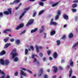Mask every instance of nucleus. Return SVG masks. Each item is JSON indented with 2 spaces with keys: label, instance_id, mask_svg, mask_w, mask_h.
<instances>
[{
  "label": "nucleus",
  "instance_id": "obj_1",
  "mask_svg": "<svg viewBox=\"0 0 78 78\" xmlns=\"http://www.w3.org/2000/svg\"><path fill=\"white\" fill-rule=\"evenodd\" d=\"M16 49H14L11 53V55L12 56V59H14L15 58L14 61H15V62L18 61V60H19L18 58H16V56H18V54H17V53L16 52Z\"/></svg>",
  "mask_w": 78,
  "mask_h": 78
},
{
  "label": "nucleus",
  "instance_id": "obj_2",
  "mask_svg": "<svg viewBox=\"0 0 78 78\" xmlns=\"http://www.w3.org/2000/svg\"><path fill=\"white\" fill-rule=\"evenodd\" d=\"M7 11H4L3 12L4 14L7 15V16L9 14H12V9H11V8L8 9Z\"/></svg>",
  "mask_w": 78,
  "mask_h": 78
},
{
  "label": "nucleus",
  "instance_id": "obj_3",
  "mask_svg": "<svg viewBox=\"0 0 78 78\" xmlns=\"http://www.w3.org/2000/svg\"><path fill=\"white\" fill-rule=\"evenodd\" d=\"M33 22H34V20L33 19H30L28 21V23H27L26 25L27 27H28L29 26V25H30L33 23Z\"/></svg>",
  "mask_w": 78,
  "mask_h": 78
},
{
  "label": "nucleus",
  "instance_id": "obj_4",
  "mask_svg": "<svg viewBox=\"0 0 78 78\" xmlns=\"http://www.w3.org/2000/svg\"><path fill=\"white\" fill-rule=\"evenodd\" d=\"M23 27H24V24H23V23H21L19 25L17 26L16 29V30H19L20 28H23Z\"/></svg>",
  "mask_w": 78,
  "mask_h": 78
},
{
  "label": "nucleus",
  "instance_id": "obj_5",
  "mask_svg": "<svg viewBox=\"0 0 78 78\" xmlns=\"http://www.w3.org/2000/svg\"><path fill=\"white\" fill-rule=\"evenodd\" d=\"M53 18L52 19L50 22V26H51L52 25H58V23H56L55 22H53Z\"/></svg>",
  "mask_w": 78,
  "mask_h": 78
},
{
  "label": "nucleus",
  "instance_id": "obj_6",
  "mask_svg": "<svg viewBox=\"0 0 78 78\" xmlns=\"http://www.w3.org/2000/svg\"><path fill=\"white\" fill-rule=\"evenodd\" d=\"M35 47L36 48V51L37 53H39V48H40V49H42V47L39 46L38 47V46H37V45H36Z\"/></svg>",
  "mask_w": 78,
  "mask_h": 78
},
{
  "label": "nucleus",
  "instance_id": "obj_7",
  "mask_svg": "<svg viewBox=\"0 0 78 78\" xmlns=\"http://www.w3.org/2000/svg\"><path fill=\"white\" fill-rule=\"evenodd\" d=\"M52 69H54L53 70V73H56L58 71V68L56 67V66H53L52 67Z\"/></svg>",
  "mask_w": 78,
  "mask_h": 78
},
{
  "label": "nucleus",
  "instance_id": "obj_8",
  "mask_svg": "<svg viewBox=\"0 0 78 78\" xmlns=\"http://www.w3.org/2000/svg\"><path fill=\"white\" fill-rule=\"evenodd\" d=\"M0 73L1 75H3V76H1L0 78H5V73H4L3 71H2V70H1V69H0Z\"/></svg>",
  "mask_w": 78,
  "mask_h": 78
},
{
  "label": "nucleus",
  "instance_id": "obj_9",
  "mask_svg": "<svg viewBox=\"0 0 78 78\" xmlns=\"http://www.w3.org/2000/svg\"><path fill=\"white\" fill-rule=\"evenodd\" d=\"M53 58H54V59H56V58H57V57H58V54H57V53L55 52L53 53Z\"/></svg>",
  "mask_w": 78,
  "mask_h": 78
},
{
  "label": "nucleus",
  "instance_id": "obj_10",
  "mask_svg": "<svg viewBox=\"0 0 78 78\" xmlns=\"http://www.w3.org/2000/svg\"><path fill=\"white\" fill-rule=\"evenodd\" d=\"M62 16L64 19H65L66 20H68V19H69V16L68 15L66 14H64Z\"/></svg>",
  "mask_w": 78,
  "mask_h": 78
},
{
  "label": "nucleus",
  "instance_id": "obj_11",
  "mask_svg": "<svg viewBox=\"0 0 78 78\" xmlns=\"http://www.w3.org/2000/svg\"><path fill=\"white\" fill-rule=\"evenodd\" d=\"M30 7H29L27 8L24 9V12H23L24 14H25V13H26V12H27V11H28L29 9H30Z\"/></svg>",
  "mask_w": 78,
  "mask_h": 78
},
{
  "label": "nucleus",
  "instance_id": "obj_12",
  "mask_svg": "<svg viewBox=\"0 0 78 78\" xmlns=\"http://www.w3.org/2000/svg\"><path fill=\"white\" fill-rule=\"evenodd\" d=\"M69 65L70 66H71V67H73V62L72 61V60L71 59L69 61Z\"/></svg>",
  "mask_w": 78,
  "mask_h": 78
},
{
  "label": "nucleus",
  "instance_id": "obj_13",
  "mask_svg": "<svg viewBox=\"0 0 78 78\" xmlns=\"http://www.w3.org/2000/svg\"><path fill=\"white\" fill-rule=\"evenodd\" d=\"M8 31L9 32H11V30L9 29H7L3 31V33H7V32H8Z\"/></svg>",
  "mask_w": 78,
  "mask_h": 78
},
{
  "label": "nucleus",
  "instance_id": "obj_14",
  "mask_svg": "<svg viewBox=\"0 0 78 78\" xmlns=\"http://www.w3.org/2000/svg\"><path fill=\"white\" fill-rule=\"evenodd\" d=\"M20 43V40H16L15 41V43L16 44H17L18 45H19Z\"/></svg>",
  "mask_w": 78,
  "mask_h": 78
},
{
  "label": "nucleus",
  "instance_id": "obj_15",
  "mask_svg": "<svg viewBox=\"0 0 78 78\" xmlns=\"http://www.w3.org/2000/svg\"><path fill=\"white\" fill-rule=\"evenodd\" d=\"M44 30V26H42L40 30V33H41Z\"/></svg>",
  "mask_w": 78,
  "mask_h": 78
},
{
  "label": "nucleus",
  "instance_id": "obj_16",
  "mask_svg": "<svg viewBox=\"0 0 78 78\" xmlns=\"http://www.w3.org/2000/svg\"><path fill=\"white\" fill-rule=\"evenodd\" d=\"M20 72H21L20 73L21 75H23V76H26V75H27V74L25 73H24V72L23 71L21 70H20Z\"/></svg>",
  "mask_w": 78,
  "mask_h": 78
},
{
  "label": "nucleus",
  "instance_id": "obj_17",
  "mask_svg": "<svg viewBox=\"0 0 78 78\" xmlns=\"http://www.w3.org/2000/svg\"><path fill=\"white\" fill-rule=\"evenodd\" d=\"M10 45H11V43H6L4 46L5 48H7Z\"/></svg>",
  "mask_w": 78,
  "mask_h": 78
},
{
  "label": "nucleus",
  "instance_id": "obj_18",
  "mask_svg": "<svg viewBox=\"0 0 78 78\" xmlns=\"http://www.w3.org/2000/svg\"><path fill=\"white\" fill-rule=\"evenodd\" d=\"M70 70L69 71V77H71V76H72V74L73 73V72H72V68H70Z\"/></svg>",
  "mask_w": 78,
  "mask_h": 78
},
{
  "label": "nucleus",
  "instance_id": "obj_19",
  "mask_svg": "<svg viewBox=\"0 0 78 78\" xmlns=\"http://www.w3.org/2000/svg\"><path fill=\"white\" fill-rule=\"evenodd\" d=\"M9 63V61L8 60H5L4 61V65H6V66H7L8 65V64Z\"/></svg>",
  "mask_w": 78,
  "mask_h": 78
},
{
  "label": "nucleus",
  "instance_id": "obj_20",
  "mask_svg": "<svg viewBox=\"0 0 78 78\" xmlns=\"http://www.w3.org/2000/svg\"><path fill=\"white\" fill-rule=\"evenodd\" d=\"M0 62L2 65H4L5 63V61H4L3 59H0Z\"/></svg>",
  "mask_w": 78,
  "mask_h": 78
},
{
  "label": "nucleus",
  "instance_id": "obj_21",
  "mask_svg": "<svg viewBox=\"0 0 78 78\" xmlns=\"http://www.w3.org/2000/svg\"><path fill=\"white\" fill-rule=\"evenodd\" d=\"M37 30V28H36L34 29V30H31L30 33H34V32H36V31Z\"/></svg>",
  "mask_w": 78,
  "mask_h": 78
},
{
  "label": "nucleus",
  "instance_id": "obj_22",
  "mask_svg": "<svg viewBox=\"0 0 78 78\" xmlns=\"http://www.w3.org/2000/svg\"><path fill=\"white\" fill-rule=\"evenodd\" d=\"M40 72L41 73L38 75V76L40 77L42 75V73H43V69L42 68H41L40 69Z\"/></svg>",
  "mask_w": 78,
  "mask_h": 78
},
{
  "label": "nucleus",
  "instance_id": "obj_23",
  "mask_svg": "<svg viewBox=\"0 0 78 78\" xmlns=\"http://www.w3.org/2000/svg\"><path fill=\"white\" fill-rule=\"evenodd\" d=\"M68 37L69 38H72L73 37V34L72 33H70Z\"/></svg>",
  "mask_w": 78,
  "mask_h": 78
},
{
  "label": "nucleus",
  "instance_id": "obj_24",
  "mask_svg": "<svg viewBox=\"0 0 78 78\" xmlns=\"http://www.w3.org/2000/svg\"><path fill=\"white\" fill-rule=\"evenodd\" d=\"M55 33H56V32L55 30H53L51 31L50 32V35L51 36H53L54 34H55Z\"/></svg>",
  "mask_w": 78,
  "mask_h": 78
},
{
  "label": "nucleus",
  "instance_id": "obj_25",
  "mask_svg": "<svg viewBox=\"0 0 78 78\" xmlns=\"http://www.w3.org/2000/svg\"><path fill=\"white\" fill-rule=\"evenodd\" d=\"M9 37H6V38L4 39V41L5 42V43L7 42H8V41H9Z\"/></svg>",
  "mask_w": 78,
  "mask_h": 78
},
{
  "label": "nucleus",
  "instance_id": "obj_26",
  "mask_svg": "<svg viewBox=\"0 0 78 78\" xmlns=\"http://www.w3.org/2000/svg\"><path fill=\"white\" fill-rule=\"evenodd\" d=\"M59 2H56L55 3H54L52 5V7H55V6H57L58 5Z\"/></svg>",
  "mask_w": 78,
  "mask_h": 78
},
{
  "label": "nucleus",
  "instance_id": "obj_27",
  "mask_svg": "<svg viewBox=\"0 0 78 78\" xmlns=\"http://www.w3.org/2000/svg\"><path fill=\"white\" fill-rule=\"evenodd\" d=\"M44 10H42L40 11L38 13V15L40 16V15H41L42 14L44 13Z\"/></svg>",
  "mask_w": 78,
  "mask_h": 78
},
{
  "label": "nucleus",
  "instance_id": "obj_28",
  "mask_svg": "<svg viewBox=\"0 0 78 78\" xmlns=\"http://www.w3.org/2000/svg\"><path fill=\"white\" fill-rule=\"evenodd\" d=\"M78 41L73 46V47H72L73 48V49L74 48H75V47H76L77 46V45H78Z\"/></svg>",
  "mask_w": 78,
  "mask_h": 78
},
{
  "label": "nucleus",
  "instance_id": "obj_29",
  "mask_svg": "<svg viewBox=\"0 0 78 78\" xmlns=\"http://www.w3.org/2000/svg\"><path fill=\"white\" fill-rule=\"evenodd\" d=\"M56 42H57V45H60L61 44V41H60V40H57L56 41Z\"/></svg>",
  "mask_w": 78,
  "mask_h": 78
},
{
  "label": "nucleus",
  "instance_id": "obj_30",
  "mask_svg": "<svg viewBox=\"0 0 78 78\" xmlns=\"http://www.w3.org/2000/svg\"><path fill=\"white\" fill-rule=\"evenodd\" d=\"M20 0H15L14 1L13 3H18L20 2Z\"/></svg>",
  "mask_w": 78,
  "mask_h": 78
},
{
  "label": "nucleus",
  "instance_id": "obj_31",
  "mask_svg": "<svg viewBox=\"0 0 78 78\" xmlns=\"http://www.w3.org/2000/svg\"><path fill=\"white\" fill-rule=\"evenodd\" d=\"M6 53V52L5 51H2L0 53V55H4V54H5Z\"/></svg>",
  "mask_w": 78,
  "mask_h": 78
},
{
  "label": "nucleus",
  "instance_id": "obj_32",
  "mask_svg": "<svg viewBox=\"0 0 78 78\" xmlns=\"http://www.w3.org/2000/svg\"><path fill=\"white\" fill-rule=\"evenodd\" d=\"M77 5L76 4H74L72 5V8H76Z\"/></svg>",
  "mask_w": 78,
  "mask_h": 78
},
{
  "label": "nucleus",
  "instance_id": "obj_33",
  "mask_svg": "<svg viewBox=\"0 0 78 78\" xmlns=\"http://www.w3.org/2000/svg\"><path fill=\"white\" fill-rule=\"evenodd\" d=\"M57 15L59 16L61 14V12L59 10H58L57 12Z\"/></svg>",
  "mask_w": 78,
  "mask_h": 78
},
{
  "label": "nucleus",
  "instance_id": "obj_34",
  "mask_svg": "<svg viewBox=\"0 0 78 78\" xmlns=\"http://www.w3.org/2000/svg\"><path fill=\"white\" fill-rule=\"evenodd\" d=\"M59 16L58 15H56L55 16V20H58V19H59Z\"/></svg>",
  "mask_w": 78,
  "mask_h": 78
},
{
  "label": "nucleus",
  "instance_id": "obj_35",
  "mask_svg": "<svg viewBox=\"0 0 78 78\" xmlns=\"http://www.w3.org/2000/svg\"><path fill=\"white\" fill-rule=\"evenodd\" d=\"M28 50L27 49H25V54L26 55H27L28 54Z\"/></svg>",
  "mask_w": 78,
  "mask_h": 78
},
{
  "label": "nucleus",
  "instance_id": "obj_36",
  "mask_svg": "<svg viewBox=\"0 0 78 78\" xmlns=\"http://www.w3.org/2000/svg\"><path fill=\"white\" fill-rule=\"evenodd\" d=\"M29 48H30L31 50H32V51H34V47L33 46H30Z\"/></svg>",
  "mask_w": 78,
  "mask_h": 78
},
{
  "label": "nucleus",
  "instance_id": "obj_37",
  "mask_svg": "<svg viewBox=\"0 0 78 78\" xmlns=\"http://www.w3.org/2000/svg\"><path fill=\"white\" fill-rule=\"evenodd\" d=\"M25 14V13H23V12L22 14L20 16V19H21V18H22V17H23V16H24Z\"/></svg>",
  "mask_w": 78,
  "mask_h": 78
},
{
  "label": "nucleus",
  "instance_id": "obj_38",
  "mask_svg": "<svg viewBox=\"0 0 78 78\" xmlns=\"http://www.w3.org/2000/svg\"><path fill=\"white\" fill-rule=\"evenodd\" d=\"M36 11H34L33 12V17H35V16H36Z\"/></svg>",
  "mask_w": 78,
  "mask_h": 78
},
{
  "label": "nucleus",
  "instance_id": "obj_39",
  "mask_svg": "<svg viewBox=\"0 0 78 78\" xmlns=\"http://www.w3.org/2000/svg\"><path fill=\"white\" fill-rule=\"evenodd\" d=\"M73 12H75L76 11V9H72Z\"/></svg>",
  "mask_w": 78,
  "mask_h": 78
},
{
  "label": "nucleus",
  "instance_id": "obj_40",
  "mask_svg": "<svg viewBox=\"0 0 78 78\" xmlns=\"http://www.w3.org/2000/svg\"><path fill=\"white\" fill-rule=\"evenodd\" d=\"M66 35H63L62 37V39H66Z\"/></svg>",
  "mask_w": 78,
  "mask_h": 78
},
{
  "label": "nucleus",
  "instance_id": "obj_41",
  "mask_svg": "<svg viewBox=\"0 0 78 78\" xmlns=\"http://www.w3.org/2000/svg\"><path fill=\"white\" fill-rule=\"evenodd\" d=\"M50 53H51V51L49 50L47 51V54L48 56L50 55Z\"/></svg>",
  "mask_w": 78,
  "mask_h": 78
},
{
  "label": "nucleus",
  "instance_id": "obj_42",
  "mask_svg": "<svg viewBox=\"0 0 78 78\" xmlns=\"http://www.w3.org/2000/svg\"><path fill=\"white\" fill-rule=\"evenodd\" d=\"M25 32H26V30H24L20 34V35H22V34H24V33H25Z\"/></svg>",
  "mask_w": 78,
  "mask_h": 78
},
{
  "label": "nucleus",
  "instance_id": "obj_43",
  "mask_svg": "<svg viewBox=\"0 0 78 78\" xmlns=\"http://www.w3.org/2000/svg\"><path fill=\"white\" fill-rule=\"evenodd\" d=\"M39 4L41 6H44V3L42 2H40Z\"/></svg>",
  "mask_w": 78,
  "mask_h": 78
},
{
  "label": "nucleus",
  "instance_id": "obj_44",
  "mask_svg": "<svg viewBox=\"0 0 78 78\" xmlns=\"http://www.w3.org/2000/svg\"><path fill=\"white\" fill-rule=\"evenodd\" d=\"M34 56H37V55H34V54H33V55H32V58L33 59H34Z\"/></svg>",
  "mask_w": 78,
  "mask_h": 78
},
{
  "label": "nucleus",
  "instance_id": "obj_45",
  "mask_svg": "<svg viewBox=\"0 0 78 78\" xmlns=\"http://www.w3.org/2000/svg\"><path fill=\"white\" fill-rule=\"evenodd\" d=\"M36 64L37 66H40V63H39V62L38 61H36Z\"/></svg>",
  "mask_w": 78,
  "mask_h": 78
},
{
  "label": "nucleus",
  "instance_id": "obj_46",
  "mask_svg": "<svg viewBox=\"0 0 78 78\" xmlns=\"http://www.w3.org/2000/svg\"><path fill=\"white\" fill-rule=\"evenodd\" d=\"M15 76H17L18 75V72H16L14 74Z\"/></svg>",
  "mask_w": 78,
  "mask_h": 78
},
{
  "label": "nucleus",
  "instance_id": "obj_47",
  "mask_svg": "<svg viewBox=\"0 0 78 78\" xmlns=\"http://www.w3.org/2000/svg\"><path fill=\"white\" fill-rule=\"evenodd\" d=\"M39 55H40V57H42L43 56V54L42 53H40L39 54Z\"/></svg>",
  "mask_w": 78,
  "mask_h": 78
},
{
  "label": "nucleus",
  "instance_id": "obj_48",
  "mask_svg": "<svg viewBox=\"0 0 78 78\" xmlns=\"http://www.w3.org/2000/svg\"><path fill=\"white\" fill-rule=\"evenodd\" d=\"M10 41L12 42H14V39L13 38H12L10 40Z\"/></svg>",
  "mask_w": 78,
  "mask_h": 78
},
{
  "label": "nucleus",
  "instance_id": "obj_49",
  "mask_svg": "<svg viewBox=\"0 0 78 78\" xmlns=\"http://www.w3.org/2000/svg\"><path fill=\"white\" fill-rule=\"evenodd\" d=\"M0 17H3V13H2V12H1L0 13Z\"/></svg>",
  "mask_w": 78,
  "mask_h": 78
},
{
  "label": "nucleus",
  "instance_id": "obj_50",
  "mask_svg": "<svg viewBox=\"0 0 78 78\" xmlns=\"http://www.w3.org/2000/svg\"><path fill=\"white\" fill-rule=\"evenodd\" d=\"M44 78H48V76L47 74H45L44 75Z\"/></svg>",
  "mask_w": 78,
  "mask_h": 78
},
{
  "label": "nucleus",
  "instance_id": "obj_51",
  "mask_svg": "<svg viewBox=\"0 0 78 78\" xmlns=\"http://www.w3.org/2000/svg\"><path fill=\"white\" fill-rule=\"evenodd\" d=\"M37 61H37V59H36V58H34V62H36Z\"/></svg>",
  "mask_w": 78,
  "mask_h": 78
},
{
  "label": "nucleus",
  "instance_id": "obj_52",
  "mask_svg": "<svg viewBox=\"0 0 78 78\" xmlns=\"http://www.w3.org/2000/svg\"><path fill=\"white\" fill-rule=\"evenodd\" d=\"M73 3H77L78 2V0H75L74 1H73Z\"/></svg>",
  "mask_w": 78,
  "mask_h": 78
},
{
  "label": "nucleus",
  "instance_id": "obj_53",
  "mask_svg": "<svg viewBox=\"0 0 78 78\" xmlns=\"http://www.w3.org/2000/svg\"><path fill=\"white\" fill-rule=\"evenodd\" d=\"M43 60L44 61H45L46 60V58H45V57L43 58Z\"/></svg>",
  "mask_w": 78,
  "mask_h": 78
},
{
  "label": "nucleus",
  "instance_id": "obj_54",
  "mask_svg": "<svg viewBox=\"0 0 78 78\" xmlns=\"http://www.w3.org/2000/svg\"><path fill=\"white\" fill-rule=\"evenodd\" d=\"M27 70V71H28V72H29V73H31V74L32 73V71H30V70Z\"/></svg>",
  "mask_w": 78,
  "mask_h": 78
},
{
  "label": "nucleus",
  "instance_id": "obj_55",
  "mask_svg": "<svg viewBox=\"0 0 78 78\" xmlns=\"http://www.w3.org/2000/svg\"><path fill=\"white\" fill-rule=\"evenodd\" d=\"M44 38H45V37H46V35H47V34L44 33Z\"/></svg>",
  "mask_w": 78,
  "mask_h": 78
},
{
  "label": "nucleus",
  "instance_id": "obj_56",
  "mask_svg": "<svg viewBox=\"0 0 78 78\" xmlns=\"http://www.w3.org/2000/svg\"><path fill=\"white\" fill-rule=\"evenodd\" d=\"M78 16L76 17L75 18V20L76 21L77 20H78Z\"/></svg>",
  "mask_w": 78,
  "mask_h": 78
},
{
  "label": "nucleus",
  "instance_id": "obj_57",
  "mask_svg": "<svg viewBox=\"0 0 78 78\" xmlns=\"http://www.w3.org/2000/svg\"><path fill=\"white\" fill-rule=\"evenodd\" d=\"M14 4V2H11L10 3V5H13Z\"/></svg>",
  "mask_w": 78,
  "mask_h": 78
},
{
  "label": "nucleus",
  "instance_id": "obj_58",
  "mask_svg": "<svg viewBox=\"0 0 78 78\" xmlns=\"http://www.w3.org/2000/svg\"><path fill=\"white\" fill-rule=\"evenodd\" d=\"M22 70H24V71H26V69H25V68H22Z\"/></svg>",
  "mask_w": 78,
  "mask_h": 78
},
{
  "label": "nucleus",
  "instance_id": "obj_59",
  "mask_svg": "<svg viewBox=\"0 0 78 78\" xmlns=\"http://www.w3.org/2000/svg\"><path fill=\"white\" fill-rule=\"evenodd\" d=\"M59 68L60 70H62V68L61 66H59Z\"/></svg>",
  "mask_w": 78,
  "mask_h": 78
},
{
  "label": "nucleus",
  "instance_id": "obj_60",
  "mask_svg": "<svg viewBox=\"0 0 78 78\" xmlns=\"http://www.w3.org/2000/svg\"><path fill=\"white\" fill-rule=\"evenodd\" d=\"M71 78H76V76H72Z\"/></svg>",
  "mask_w": 78,
  "mask_h": 78
},
{
  "label": "nucleus",
  "instance_id": "obj_61",
  "mask_svg": "<svg viewBox=\"0 0 78 78\" xmlns=\"http://www.w3.org/2000/svg\"><path fill=\"white\" fill-rule=\"evenodd\" d=\"M64 62V59H62V63H63Z\"/></svg>",
  "mask_w": 78,
  "mask_h": 78
},
{
  "label": "nucleus",
  "instance_id": "obj_62",
  "mask_svg": "<svg viewBox=\"0 0 78 78\" xmlns=\"http://www.w3.org/2000/svg\"><path fill=\"white\" fill-rule=\"evenodd\" d=\"M6 78H10V77H9V76L7 75Z\"/></svg>",
  "mask_w": 78,
  "mask_h": 78
},
{
  "label": "nucleus",
  "instance_id": "obj_63",
  "mask_svg": "<svg viewBox=\"0 0 78 78\" xmlns=\"http://www.w3.org/2000/svg\"><path fill=\"white\" fill-rule=\"evenodd\" d=\"M56 75L53 76H52V77H53V78H56Z\"/></svg>",
  "mask_w": 78,
  "mask_h": 78
},
{
  "label": "nucleus",
  "instance_id": "obj_64",
  "mask_svg": "<svg viewBox=\"0 0 78 78\" xmlns=\"http://www.w3.org/2000/svg\"><path fill=\"white\" fill-rule=\"evenodd\" d=\"M49 59L50 60H52V58H51V57H49Z\"/></svg>",
  "mask_w": 78,
  "mask_h": 78
}]
</instances>
